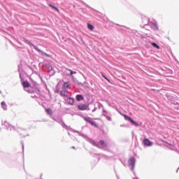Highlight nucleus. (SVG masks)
Masks as SVG:
<instances>
[{
  "mask_svg": "<svg viewBox=\"0 0 179 179\" xmlns=\"http://www.w3.org/2000/svg\"><path fill=\"white\" fill-rule=\"evenodd\" d=\"M168 145H169V146H173V144H171L170 143H169Z\"/></svg>",
  "mask_w": 179,
  "mask_h": 179,
  "instance_id": "56",
  "label": "nucleus"
},
{
  "mask_svg": "<svg viewBox=\"0 0 179 179\" xmlns=\"http://www.w3.org/2000/svg\"><path fill=\"white\" fill-rule=\"evenodd\" d=\"M1 108H3V110H8V105H6V102H5L4 101H1Z\"/></svg>",
  "mask_w": 179,
  "mask_h": 179,
  "instance_id": "20",
  "label": "nucleus"
},
{
  "mask_svg": "<svg viewBox=\"0 0 179 179\" xmlns=\"http://www.w3.org/2000/svg\"><path fill=\"white\" fill-rule=\"evenodd\" d=\"M83 44H86V43L84 41H83Z\"/></svg>",
  "mask_w": 179,
  "mask_h": 179,
  "instance_id": "59",
  "label": "nucleus"
},
{
  "mask_svg": "<svg viewBox=\"0 0 179 179\" xmlns=\"http://www.w3.org/2000/svg\"><path fill=\"white\" fill-rule=\"evenodd\" d=\"M17 43H18V44H19L20 45H23V43H22V42L17 41Z\"/></svg>",
  "mask_w": 179,
  "mask_h": 179,
  "instance_id": "46",
  "label": "nucleus"
},
{
  "mask_svg": "<svg viewBox=\"0 0 179 179\" xmlns=\"http://www.w3.org/2000/svg\"><path fill=\"white\" fill-rule=\"evenodd\" d=\"M102 78H103L105 80H107L108 83H111V80H110V78H108L107 76H106V74H102Z\"/></svg>",
  "mask_w": 179,
  "mask_h": 179,
  "instance_id": "27",
  "label": "nucleus"
},
{
  "mask_svg": "<svg viewBox=\"0 0 179 179\" xmlns=\"http://www.w3.org/2000/svg\"><path fill=\"white\" fill-rule=\"evenodd\" d=\"M175 106L174 108L175 110H179V103L176 101V103L173 104Z\"/></svg>",
  "mask_w": 179,
  "mask_h": 179,
  "instance_id": "32",
  "label": "nucleus"
},
{
  "mask_svg": "<svg viewBox=\"0 0 179 179\" xmlns=\"http://www.w3.org/2000/svg\"><path fill=\"white\" fill-rule=\"evenodd\" d=\"M89 105L90 103L78 104V110H80V111H85V110H87L89 111V110H90V108H89Z\"/></svg>",
  "mask_w": 179,
  "mask_h": 179,
  "instance_id": "11",
  "label": "nucleus"
},
{
  "mask_svg": "<svg viewBox=\"0 0 179 179\" xmlns=\"http://www.w3.org/2000/svg\"><path fill=\"white\" fill-rule=\"evenodd\" d=\"M55 75V71H53V73L51 75V76H54Z\"/></svg>",
  "mask_w": 179,
  "mask_h": 179,
  "instance_id": "53",
  "label": "nucleus"
},
{
  "mask_svg": "<svg viewBox=\"0 0 179 179\" xmlns=\"http://www.w3.org/2000/svg\"><path fill=\"white\" fill-rule=\"evenodd\" d=\"M102 116L105 117L108 121H113V119L111 118V113L104 108L102 109Z\"/></svg>",
  "mask_w": 179,
  "mask_h": 179,
  "instance_id": "10",
  "label": "nucleus"
},
{
  "mask_svg": "<svg viewBox=\"0 0 179 179\" xmlns=\"http://www.w3.org/2000/svg\"><path fill=\"white\" fill-rule=\"evenodd\" d=\"M67 103H69V104H71V106H73V104H75V99L72 97H69L67 99Z\"/></svg>",
  "mask_w": 179,
  "mask_h": 179,
  "instance_id": "19",
  "label": "nucleus"
},
{
  "mask_svg": "<svg viewBox=\"0 0 179 179\" xmlns=\"http://www.w3.org/2000/svg\"><path fill=\"white\" fill-rule=\"evenodd\" d=\"M164 100H165V101H167L168 103H171V104H175L177 103V101H176V97H174V96L167 93L165 94V95L164 96Z\"/></svg>",
  "mask_w": 179,
  "mask_h": 179,
  "instance_id": "5",
  "label": "nucleus"
},
{
  "mask_svg": "<svg viewBox=\"0 0 179 179\" xmlns=\"http://www.w3.org/2000/svg\"><path fill=\"white\" fill-rule=\"evenodd\" d=\"M27 67L29 68V69L32 71V72H34V73H37V71H34V69H33V67H31V66L28 65Z\"/></svg>",
  "mask_w": 179,
  "mask_h": 179,
  "instance_id": "33",
  "label": "nucleus"
},
{
  "mask_svg": "<svg viewBox=\"0 0 179 179\" xmlns=\"http://www.w3.org/2000/svg\"><path fill=\"white\" fill-rule=\"evenodd\" d=\"M0 132H1V128H0Z\"/></svg>",
  "mask_w": 179,
  "mask_h": 179,
  "instance_id": "64",
  "label": "nucleus"
},
{
  "mask_svg": "<svg viewBox=\"0 0 179 179\" xmlns=\"http://www.w3.org/2000/svg\"><path fill=\"white\" fill-rule=\"evenodd\" d=\"M33 66L35 68V69H37V66H36V64H34Z\"/></svg>",
  "mask_w": 179,
  "mask_h": 179,
  "instance_id": "50",
  "label": "nucleus"
},
{
  "mask_svg": "<svg viewBox=\"0 0 179 179\" xmlns=\"http://www.w3.org/2000/svg\"><path fill=\"white\" fill-rule=\"evenodd\" d=\"M85 5L87 8H88V9H92V13L94 15V16H99V11L96 10L94 8H92L90 6L86 4L85 3Z\"/></svg>",
  "mask_w": 179,
  "mask_h": 179,
  "instance_id": "14",
  "label": "nucleus"
},
{
  "mask_svg": "<svg viewBox=\"0 0 179 179\" xmlns=\"http://www.w3.org/2000/svg\"><path fill=\"white\" fill-rule=\"evenodd\" d=\"M22 85L24 89H29V87H31V84L26 80L25 81H22Z\"/></svg>",
  "mask_w": 179,
  "mask_h": 179,
  "instance_id": "13",
  "label": "nucleus"
},
{
  "mask_svg": "<svg viewBox=\"0 0 179 179\" xmlns=\"http://www.w3.org/2000/svg\"><path fill=\"white\" fill-rule=\"evenodd\" d=\"M142 145L144 148H150L153 146V143L149 138H145L142 141Z\"/></svg>",
  "mask_w": 179,
  "mask_h": 179,
  "instance_id": "8",
  "label": "nucleus"
},
{
  "mask_svg": "<svg viewBox=\"0 0 179 179\" xmlns=\"http://www.w3.org/2000/svg\"><path fill=\"white\" fill-rule=\"evenodd\" d=\"M70 138H72L73 141H78V138H76V137L73 136V135H71Z\"/></svg>",
  "mask_w": 179,
  "mask_h": 179,
  "instance_id": "38",
  "label": "nucleus"
},
{
  "mask_svg": "<svg viewBox=\"0 0 179 179\" xmlns=\"http://www.w3.org/2000/svg\"><path fill=\"white\" fill-rule=\"evenodd\" d=\"M76 99L77 101H82V100H85V96L82 94H77Z\"/></svg>",
  "mask_w": 179,
  "mask_h": 179,
  "instance_id": "16",
  "label": "nucleus"
},
{
  "mask_svg": "<svg viewBox=\"0 0 179 179\" xmlns=\"http://www.w3.org/2000/svg\"><path fill=\"white\" fill-rule=\"evenodd\" d=\"M26 92H27V93H30V94L34 93V90H26Z\"/></svg>",
  "mask_w": 179,
  "mask_h": 179,
  "instance_id": "36",
  "label": "nucleus"
},
{
  "mask_svg": "<svg viewBox=\"0 0 179 179\" xmlns=\"http://www.w3.org/2000/svg\"><path fill=\"white\" fill-rule=\"evenodd\" d=\"M0 153H3V152H0Z\"/></svg>",
  "mask_w": 179,
  "mask_h": 179,
  "instance_id": "63",
  "label": "nucleus"
},
{
  "mask_svg": "<svg viewBox=\"0 0 179 179\" xmlns=\"http://www.w3.org/2000/svg\"><path fill=\"white\" fill-rule=\"evenodd\" d=\"M71 149H73L74 150H76V148L75 146H72Z\"/></svg>",
  "mask_w": 179,
  "mask_h": 179,
  "instance_id": "48",
  "label": "nucleus"
},
{
  "mask_svg": "<svg viewBox=\"0 0 179 179\" xmlns=\"http://www.w3.org/2000/svg\"><path fill=\"white\" fill-rule=\"evenodd\" d=\"M133 179H139V178H138V176H136L135 178H133Z\"/></svg>",
  "mask_w": 179,
  "mask_h": 179,
  "instance_id": "58",
  "label": "nucleus"
},
{
  "mask_svg": "<svg viewBox=\"0 0 179 179\" xmlns=\"http://www.w3.org/2000/svg\"><path fill=\"white\" fill-rule=\"evenodd\" d=\"M83 120L86 122H88V124H90L92 127H94V128H99V124H97L95 121L92 120V117L84 116Z\"/></svg>",
  "mask_w": 179,
  "mask_h": 179,
  "instance_id": "7",
  "label": "nucleus"
},
{
  "mask_svg": "<svg viewBox=\"0 0 179 179\" xmlns=\"http://www.w3.org/2000/svg\"><path fill=\"white\" fill-rule=\"evenodd\" d=\"M152 90H153V91H155L156 90H155V89H152Z\"/></svg>",
  "mask_w": 179,
  "mask_h": 179,
  "instance_id": "62",
  "label": "nucleus"
},
{
  "mask_svg": "<svg viewBox=\"0 0 179 179\" xmlns=\"http://www.w3.org/2000/svg\"><path fill=\"white\" fill-rule=\"evenodd\" d=\"M31 83L35 89H37L38 87V84L37 83V82L31 80Z\"/></svg>",
  "mask_w": 179,
  "mask_h": 179,
  "instance_id": "28",
  "label": "nucleus"
},
{
  "mask_svg": "<svg viewBox=\"0 0 179 179\" xmlns=\"http://www.w3.org/2000/svg\"><path fill=\"white\" fill-rule=\"evenodd\" d=\"M60 96H61L62 97H68V94H67V93H66V90H62V91L60 92Z\"/></svg>",
  "mask_w": 179,
  "mask_h": 179,
  "instance_id": "25",
  "label": "nucleus"
},
{
  "mask_svg": "<svg viewBox=\"0 0 179 179\" xmlns=\"http://www.w3.org/2000/svg\"><path fill=\"white\" fill-rule=\"evenodd\" d=\"M87 29L90 30V31H93V30H94V25L90 23H87Z\"/></svg>",
  "mask_w": 179,
  "mask_h": 179,
  "instance_id": "24",
  "label": "nucleus"
},
{
  "mask_svg": "<svg viewBox=\"0 0 179 179\" xmlns=\"http://www.w3.org/2000/svg\"><path fill=\"white\" fill-rule=\"evenodd\" d=\"M22 145V152H24V144H23V141L21 142Z\"/></svg>",
  "mask_w": 179,
  "mask_h": 179,
  "instance_id": "40",
  "label": "nucleus"
},
{
  "mask_svg": "<svg viewBox=\"0 0 179 179\" xmlns=\"http://www.w3.org/2000/svg\"><path fill=\"white\" fill-rule=\"evenodd\" d=\"M26 136H30V134H27L26 136H24V138H26Z\"/></svg>",
  "mask_w": 179,
  "mask_h": 179,
  "instance_id": "55",
  "label": "nucleus"
},
{
  "mask_svg": "<svg viewBox=\"0 0 179 179\" xmlns=\"http://www.w3.org/2000/svg\"><path fill=\"white\" fill-rule=\"evenodd\" d=\"M150 44L152 45V47H153L154 48H156L157 50H160V45H159V44H157V43L150 42Z\"/></svg>",
  "mask_w": 179,
  "mask_h": 179,
  "instance_id": "18",
  "label": "nucleus"
},
{
  "mask_svg": "<svg viewBox=\"0 0 179 179\" xmlns=\"http://www.w3.org/2000/svg\"><path fill=\"white\" fill-rule=\"evenodd\" d=\"M5 36H9L8 33L4 32Z\"/></svg>",
  "mask_w": 179,
  "mask_h": 179,
  "instance_id": "52",
  "label": "nucleus"
},
{
  "mask_svg": "<svg viewBox=\"0 0 179 179\" xmlns=\"http://www.w3.org/2000/svg\"><path fill=\"white\" fill-rule=\"evenodd\" d=\"M176 173H178V169H177Z\"/></svg>",
  "mask_w": 179,
  "mask_h": 179,
  "instance_id": "61",
  "label": "nucleus"
},
{
  "mask_svg": "<svg viewBox=\"0 0 179 179\" xmlns=\"http://www.w3.org/2000/svg\"><path fill=\"white\" fill-rule=\"evenodd\" d=\"M114 171H115V174L116 175L117 178L120 179V176H118V173H117V171L115 170V166H114Z\"/></svg>",
  "mask_w": 179,
  "mask_h": 179,
  "instance_id": "34",
  "label": "nucleus"
},
{
  "mask_svg": "<svg viewBox=\"0 0 179 179\" xmlns=\"http://www.w3.org/2000/svg\"><path fill=\"white\" fill-rule=\"evenodd\" d=\"M54 121H55V122H58V124H60V125H62V128H64V129H66V131H71V132H74L76 133L74 131L75 129L71 128V127H68V125H66V124H65V122H64V120L62 119H53Z\"/></svg>",
  "mask_w": 179,
  "mask_h": 179,
  "instance_id": "4",
  "label": "nucleus"
},
{
  "mask_svg": "<svg viewBox=\"0 0 179 179\" xmlns=\"http://www.w3.org/2000/svg\"><path fill=\"white\" fill-rule=\"evenodd\" d=\"M22 41H23V43H25V44L29 45L30 47V48H31L33 47V48L34 50H36L38 52H39V54H41L42 55H45V57H47L48 58H51V57H52L51 55H48L47 52L41 50V49L38 48V47L37 45H34L33 43H31V41H30L24 37H22Z\"/></svg>",
  "mask_w": 179,
  "mask_h": 179,
  "instance_id": "2",
  "label": "nucleus"
},
{
  "mask_svg": "<svg viewBox=\"0 0 179 179\" xmlns=\"http://www.w3.org/2000/svg\"><path fill=\"white\" fill-rule=\"evenodd\" d=\"M45 113L48 114V115H52V109L48 108L45 109Z\"/></svg>",
  "mask_w": 179,
  "mask_h": 179,
  "instance_id": "26",
  "label": "nucleus"
},
{
  "mask_svg": "<svg viewBox=\"0 0 179 179\" xmlns=\"http://www.w3.org/2000/svg\"><path fill=\"white\" fill-rule=\"evenodd\" d=\"M46 68L51 72V71H54V68L50 64H46Z\"/></svg>",
  "mask_w": 179,
  "mask_h": 179,
  "instance_id": "29",
  "label": "nucleus"
},
{
  "mask_svg": "<svg viewBox=\"0 0 179 179\" xmlns=\"http://www.w3.org/2000/svg\"><path fill=\"white\" fill-rule=\"evenodd\" d=\"M128 167H129L131 171H134L135 170V166L136 164V158L135 157H131L128 159Z\"/></svg>",
  "mask_w": 179,
  "mask_h": 179,
  "instance_id": "6",
  "label": "nucleus"
},
{
  "mask_svg": "<svg viewBox=\"0 0 179 179\" xmlns=\"http://www.w3.org/2000/svg\"><path fill=\"white\" fill-rule=\"evenodd\" d=\"M123 166H124V167H127V164H125V163L122 162Z\"/></svg>",
  "mask_w": 179,
  "mask_h": 179,
  "instance_id": "57",
  "label": "nucleus"
},
{
  "mask_svg": "<svg viewBox=\"0 0 179 179\" xmlns=\"http://www.w3.org/2000/svg\"><path fill=\"white\" fill-rule=\"evenodd\" d=\"M78 85H83V86H84V84H83V83H79V82H78Z\"/></svg>",
  "mask_w": 179,
  "mask_h": 179,
  "instance_id": "51",
  "label": "nucleus"
},
{
  "mask_svg": "<svg viewBox=\"0 0 179 179\" xmlns=\"http://www.w3.org/2000/svg\"><path fill=\"white\" fill-rule=\"evenodd\" d=\"M70 86H71V83L66 81L63 83L62 88L66 90V89H69Z\"/></svg>",
  "mask_w": 179,
  "mask_h": 179,
  "instance_id": "15",
  "label": "nucleus"
},
{
  "mask_svg": "<svg viewBox=\"0 0 179 179\" xmlns=\"http://www.w3.org/2000/svg\"><path fill=\"white\" fill-rule=\"evenodd\" d=\"M145 48H150V45L149 44H145Z\"/></svg>",
  "mask_w": 179,
  "mask_h": 179,
  "instance_id": "41",
  "label": "nucleus"
},
{
  "mask_svg": "<svg viewBox=\"0 0 179 179\" xmlns=\"http://www.w3.org/2000/svg\"><path fill=\"white\" fill-rule=\"evenodd\" d=\"M2 125H3L4 128L6 129L7 131H17L18 134H20V131H27L26 129H22L20 127H18L16 129V127L15 126H12L8 121H4L3 123H2Z\"/></svg>",
  "mask_w": 179,
  "mask_h": 179,
  "instance_id": "3",
  "label": "nucleus"
},
{
  "mask_svg": "<svg viewBox=\"0 0 179 179\" xmlns=\"http://www.w3.org/2000/svg\"><path fill=\"white\" fill-rule=\"evenodd\" d=\"M96 110H97V108L94 107V109L92 110V113H94V111H96Z\"/></svg>",
  "mask_w": 179,
  "mask_h": 179,
  "instance_id": "42",
  "label": "nucleus"
},
{
  "mask_svg": "<svg viewBox=\"0 0 179 179\" xmlns=\"http://www.w3.org/2000/svg\"><path fill=\"white\" fill-rule=\"evenodd\" d=\"M150 24L152 30H154L155 31H157L159 30V25L157 24V21H152L150 22Z\"/></svg>",
  "mask_w": 179,
  "mask_h": 179,
  "instance_id": "12",
  "label": "nucleus"
},
{
  "mask_svg": "<svg viewBox=\"0 0 179 179\" xmlns=\"http://www.w3.org/2000/svg\"><path fill=\"white\" fill-rule=\"evenodd\" d=\"M31 97H32V99H37L38 96L35 95V96H31Z\"/></svg>",
  "mask_w": 179,
  "mask_h": 179,
  "instance_id": "47",
  "label": "nucleus"
},
{
  "mask_svg": "<svg viewBox=\"0 0 179 179\" xmlns=\"http://www.w3.org/2000/svg\"><path fill=\"white\" fill-rule=\"evenodd\" d=\"M76 134H78L79 136H82L84 139L87 141V142H90L91 145L93 146H96V148H98L99 149H104V148H108V144L106 143L104 140H100L98 143L96 142V141L93 140V138H91L90 137L87 136V135L80 133V131L78 130H73Z\"/></svg>",
  "mask_w": 179,
  "mask_h": 179,
  "instance_id": "1",
  "label": "nucleus"
},
{
  "mask_svg": "<svg viewBox=\"0 0 179 179\" xmlns=\"http://www.w3.org/2000/svg\"><path fill=\"white\" fill-rule=\"evenodd\" d=\"M65 73L66 76H69V78H72V79H74L75 76H73V75H76V73H78L71 69L66 68Z\"/></svg>",
  "mask_w": 179,
  "mask_h": 179,
  "instance_id": "9",
  "label": "nucleus"
},
{
  "mask_svg": "<svg viewBox=\"0 0 179 179\" xmlns=\"http://www.w3.org/2000/svg\"><path fill=\"white\" fill-rule=\"evenodd\" d=\"M36 89V94H40L41 93V91L40 90V88H35Z\"/></svg>",
  "mask_w": 179,
  "mask_h": 179,
  "instance_id": "35",
  "label": "nucleus"
},
{
  "mask_svg": "<svg viewBox=\"0 0 179 179\" xmlns=\"http://www.w3.org/2000/svg\"><path fill=\"white\" fill-rule=\"evenodd\" d=\"M123 117L125 120V121H129L131 122V121L133 120L132 117H131V116L128 115H123Z\"/></svg>",
  "mask_w": 179,
  "mask_h": 179,
  "instance_id": "23",
  "label": "nucleus"
},
{
  "mask_svg": "<svg viewBox=\"0 0 179 179\" xmlns=\"http://www.w3.org/2000/svg\"><path fill=\"white\" fill-rule=\"evenodd\" d=\"M46 87V90H48V93H50V90L48 89V87H47V85H45Z\"/></svg>",
  "mask_w": 179,
  "mask_h": 179,
  "instance_id": "44",
  "label": "nucleus"
},
{
  "mask_svg": "<svg viewBox=\"0 0 179 179\" xmlns=\"http://www.w3.org/2000/svg\"><path fill=\"white\" fill-rule=\"evenodd\" d=\"M18 72L20 73V79L21 82H23L24 79H23V77L22 76V73L20 72V66H18Z\"/></svg>",
  "mask_w": 179,
  "mask_h": 179,
  "instance_id": "30",
  "label": "nucleus"
},
{
  "mask_svg": "<svg viewBox=\"0 0 179 179\" xmlns=\"http://www.w3.org/2000/svg\"><path fill=\"white\" fill-rule=\"evenodd\" d=\"M130 123L131 124V125H133L134 127H136V128L139 127V123L135 121L134 119H131V121L130 122Z\"/></svg>",
  "mask_w": 179,
  "mask_h": 179,
  "instance_id": "22",
  "label": "nucleus"
},
{
  "mask_svg": "<svg viewBox=\"0 0 179 179\" xmlns=\"http://www.w3.org/2000/svg\"><path fill=\"white\" fill-rule=\"evenodd\" d=\"M59 83H57L55 89V93H59Z\"/></svg>",
  "mask_w": 179,
  "mask_h": 179,
  "instance_id": "31",
  "label": "nucleus"
},
{
  "mask_svg": "<svg viewBox=\"0 0 179 179\" xmlns=\"http://www.w3.org/2000/svg\"><path fill=\"white\" fill-rule=\"evenodd\" d=\"M0 94H2V91L0 90Z\"/></svg>",
  "mask_w": 179,
  "mask_h": 179,
  "instance_id": "60",
  "label": "nucleus"
},
{
  "mask_svg": "<svg viewBox=\"0 0 179 179\" xmlns=\"http://www.w3.org/2000/svg\"><path fill=\"white\" fill-rule=\"evenodd\" d=\"M133 171L134 176H135V177H136V172H135V171Z\"/></svg>",
  "mask_w": 179,
  "mask_h": 179,
  "instance_id": "45",
  "label": "nucleus"
},
{
  "mask_svg": "<svg viewBox=\"0 0 179 179\" xmlns=\"http://www.w3.org/2000/svg\"><path fill=\"white\" fill-rule=\"evenodd\" d=\"M48 6H50V8H52V9H54V10L57 12V13H59V8H58V7L55 6L52 3H49Z\"/></svg>",
  "mask_w": 179,
  "mask_h": 179,
  "instance_id": "17",
  "label": "nucleus"
},
{
  "mask_svg": "<svg viewBox=\"0 0 179 179\" xmlns=\"http://www.w3.org/2000/svg\"><path fill=\"white\" fill-rule=\"evenodd\" d=\"M96 156H103V157H106V155L102 154V153H97L96 154Z\"/></svg>",
  "mask_w": 179,
  "mask_h": 179,
  "instance_id": "37",
  "label": "nucleus"
},
{
  "mask_svg": "<svg viewBox=\"0 0 179 179\" xmlns=\"http://www.w3.org/2000/svg\"><path fill=\"white\" fill-rule=\"evenodd\" d=\"M116 24V26H120V27H122V25H120L119 24ZM122 27H127L122 26Z\"/></svg>",
  "mask_w": 179,
  "mask_h": 179,
  "instance_id": "43",
  "label": "nucleus"
},
{
  "mask_svg": "<svg viewBox=\"0 0 179 179\" xmlns=\"http://www.w3.org/2000/svg\"><path fill=\"white\" fill-rule=\"evenodd\" d=\"M68 135L70 136V138L72 136V134H71L69 132H68Z\"/></svg>",
  "mask_w": 179,
  "mask_h": 179,
  "instance_id": "54",
  "label": "nucleus"
},
{
  "mask_svg": "<svg viewBox=\"0 0 179 179\" xmlns=\"http://www.w3.org/2000/svg\"><path fill=\"white\" fill-rule=\"evenodd\" d=\"M161 142H163L164 143H166V145H169V142H167V141H166L163 139L161 140Z\"/></svg>",
  "mask_w": 179,
  "mask_h": 179,
  "instance_id": "39",
  "label": "nucleus"
},
{
  "mask_svg": "<svg viewBox=\"0 0 179 179\" xmlns=\"http://www.w3.org/2000/svg\"><path fill=\"white\" fill-rule=\"evenodd\" d=\"M120 127H128V126H127V125H125V124H121Z\"/></svg>",
  "mask_w": 179,
  "mask_h": 179,
  "instance_id": "49",
  "label": "nucleus"
},
{
  "mask_svg": "<svg viewBox=\"0 0 179 179\" xmlns=\"http://www.w3.org/2000/svg\"><path fill=\"white\" fill-rule=\"evenodd\" d=\"M130 123L131 124V125H133L134 127H136V128L139 127V123L135 121L134 119H131V121L130 122Z\"/></svg>",
  "mask_w": 179,
  "mask_h": 179,
  "instance_id": "21",
  "label": "nucleus"
}]
</instances>
